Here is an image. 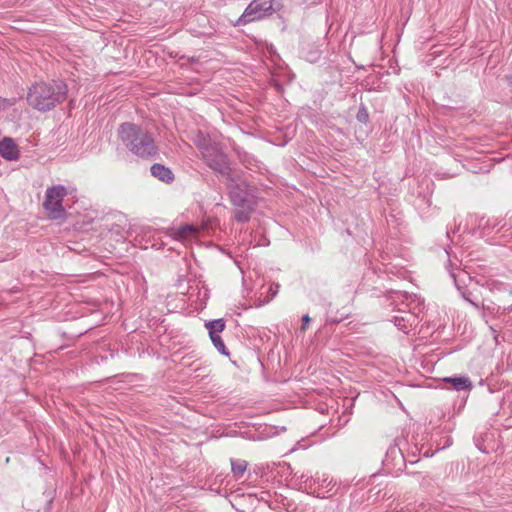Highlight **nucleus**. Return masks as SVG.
Returning a JSON list of instances; mask_svg holds the SVG:
<instances>
[{"label":"nucleus","mask_w":512,"mask_h":512,"mask_svg":"<svg viewBox=\"0 0 512 512\" xmlns=\"http://www.w3.org/2000/svg\"><path fill=\"white\" fill-rule=\"evenodd\" d=\"M118 138L133 155L144 160H154L159 155L153 134L144 126L124 122L118 127Z\"/></svg>","instance_id":"nucleus-1"},{"label":"nucleus","mask_w":512,"mask_h":512,"mask_svg":"<svg viewBox=\"0 0 512 512\" xmlns=\"http://www.w3.org/2000/svg\"><path fill=\"white\" fill-rule=\"evenodd\" d=\"M67 93L68 86L63 80L36 82L29 88L26 100L35 110L47 112L65 101Z\"/></svg>","instance_id":"nucleus-2"},{"label":"nucleus","mask_w":512,"mask_h":512,"mask_svg":"<svg viewBox=\"0 0 512 512\" xmlns=\"http://www.w3.org/2000/svg\"><path fill=\"white\" fill-rule=\"evenodd\" d=\"M281 8L282 4L279 0H267L263 2L253 0L248 4L234 25L245 26L251 22L262 20L272 15L274 12L279 11Z\"/></svg>","instance_id":"nucleus-3"},{"label":"nucleus","mask_w":512,"mask_h":512,"mask_svg":"<svg viewBox=\"0 0 512 512\" xmlns=\"http://www.w3.org/2000/svg\"><path fill=\"white\" fill-rule=\"evenodd\" d=\"M202 156L207 166L225 179L226 185L231 186V182L238 179V173L232 170L227 155L220 147H213Z\"/></svg>","instance_id":"nucleus-4"},{"label":"nucleus","mask_w":512,"mask_h":512,"mask_svg":"<svg viewBox=\"0 0 512 512\" xmlns=\"http://www.w3.org/2000/svg\"><path fill=\"white\" fill-rule=\"evenodd\" d=\"M67 194V189L63 185H54L47 188L43 207L49 219L58 220L66 217V210L62 202Z\"/></svg>","instance_id":"nucleus-5"},{"label":"nucleus","mask_w":512,"mask_h":512,"mask_svg":"<svg viewBox=\"0 0 512 512\" xmlns=\"http://www.w3.org/2000/svg\"><path fill=\"white\" fill-rule=\"evenodd\" d=\"M336 483L325 474L308 477L304 481V487L309 494L318 498H328L333 495Z\"/></svg>","instance_id":"nucleus-6"},{"label":"nucleus","mask_w":512,"mask_h":512,"mask_svg":"<svg viewBox=\"0 0 512 512\" xmlns=\"http://www.w3.org/2000/svg\"><path fill=\"white\" fill-rule=\"evenodd\" d=\"M231 183V186H226L229 189V197L232 205L235 208L254 206L253 201L248 197L246 193L247 185L244 181H242L239 173L238 179Z\"/></svg>","instance_id":"nucleus-7"},{"label":"nucleus","mask_w":512,"mask_h":512,"mask_svg":"<svg viewBox=\"0 0 512 512\" xmlns=\"http://www.w3.org/2000/svg\"><path fill=\"white\" fill-rule=\"evenodd\" d=\"M383 463L386 467L390 465H392V468L397 467V471H401L402 467L406 465L400 448L395 445L388 448Z\"/></svg>","instance_id":"nucleus-8"},{"label":"nucleus","mask_w":512,"mask_h":512,"mask_svg":"<svg viewBox=\"0 0 512 512\" xmlns=\"http://www.w3.org/2000/svg\"><path fill=\"white\" fill-rule=\"evenodd\" d=\"M197 232V227L191 224H184L180 227H171L167 229V235L179 241H183L192 236H195Z\"/></svg>","instance_id":"nucleus-9"},{"label":"nucleus","mask_w":512,"mask_h":512,"mask_svg":"<svg viewBox=\"0 0 512 512\" xmlns=\"http://www.w3.org/2000/svg\"><path fill=\"white\" fill-rule=\"evenodd\" d=\"M0 155L8 161H14L19 158L20 151L12 138L5 137L0 141Z\"/></svg>","instance_id":"nucleus-10"},{"label":"nucleus","mask_w":512,"mask_h":512,"mask_svg":"<svg viewBox=\"0 0 512 512\" xmlns=\"http://www.w3.org/2000/svg\"><path fill=\"white\" fill-rule=\"evenodd\" d=\"M151 174L156 179L165 182L167 184L174 181V174L170 168L160 163H155L150 168Z\"/></svg>","instance_id":"nucleus-11"},{"label":"nucleus","mask_w":512,"mask_h":512,"mask_svg":"<svg viewBox=\"0 0 512 512\" xmlns=\"http://www.w3.org/2000/svg\"><path fill=\"white\" fill-rule=\"evenodd\" d=\"M443 381L451 384L456 391H470L473 388V384L467 376L446 377Z\"/></svg>","instance_id":"nucleus-12"},{"label":"nucleus","mask_w":512,"mask_h":512,"mask_svg":"<svg viewBox=\"0 0 512 512\" xmlns=\"http://www.w3.org/2000/svg\"><path fill=\"white\" fill-rule=\"evenodd\" d=\"M194 144L201 151L203 155L204 152H209L213 147H221V145L215 141H213L208 135L198 132L194 139Z\"/></svg>","instance_id":"nucleus-13"},{"label":"nucleus","mask_w":512,"mask_h":512,"mask_svg":"<svg viewBox=\"0 0 512 512\" xmlns=\"http://www.w3.org/2000/svg\"><path fill=\"white\" fill-rule=\"evenodd\" d=\"M205 327L208 329L209 337L220 335L224 331L226 324L224 319L218 318L205 322Z\"/></svg>","instance_id":"nucleus-14"},{"label":"nucleus","mask_w":512,"mask_h":512,"mask_svg":"<svg viewBox=\"0 0 512 512\" xmlns=\"http://www.w3.org/2000/svg\"><path fill=\"white\" fill-rule=\"evenodd\" d=\"M398 512H434V508L426 502H415L401 507Z\"/></svg>","instance_id":"nucleus-15"},{"label":"nucleus","mask_w":512,"mask_h":512,"mask_svg":"<svg viewBox=\"0 0 512 512\" xmlns=\"http://www.w3.org/2000/svg\"><path fill=\"white\" fill-rule=\"evenodd\" d=\"M254 210V206L236 208L234 212V219L240 223H246L251 218V213Z\"/></svg>","instance_id":"nucleus-16"},{"label":"nucleus","mask_w":512,"mask_h":512,"mask_svg":"<svg viewBox=\"0 0 512 512\" xmlns=\"http://www.w3.org/2000/svg\"><path fill=\"white\" fill-rule=\"evenodd\" d=\"M248 466L247 461L241 459H231V468L234 476L238 479L241 478Z\"/></svg>","instance_id":"nucleus-17"},{"label":"nucleus","mask_w":512,"mask_h":512,"mask_svg":"<svg viewBox=\"0 0 512 512\" xmlns=\"http://www.w3.org/2000/svg\"><path fill=\"white\" fill-rule=\"evenodd\" d=\"M210 339H211L214 347L217 349V351L219 353H221L222 355H225V356L230 355V353H229L228 349L226 348L220 335L210 336Z\"/></svg>","instance_id":"nucleus-18"},{"label":"nucleus","mask_w":512,"mask_h":512,"mask_svg":"<svg viewBox=\"0 0 512 512\" xmlns=\"http://www.w3.org/2000/svg\"><path fill=\"white\" fill-rule=\"evenodd\" d=\"M407 322H408V320L405 319L404 317H395V319H394V323L398 327V329L405 333L408 332Z\"/></svg>","instance_id":"nucleus-19"},{"label":"nucleus","mask_w":512,"mask_h":512,"mask_svg":"<svg viewBox=\"0 0 512 512\" xmlns=\"http://www.w3.org/2000/svg\"><path fill=\"white\" fill-rule=\"evenodd\" d=\"M356 118L359 122L367 123V121L369 119V115H368L367 109L364 106L360 107Z\"/></svg>","instance_id":"nucleus-20"},{"label":"nucleus","mask_w":512,"mask_h":512,"mask_svg":"<svg viewBox=\"0 0 512 512\" xmlns=\"http://www.w3.org/2000/svg\"><path fill=\"white\" fill-rule=\"evenodd\" d=\"M462 296L463 298L468 301L469 303H471L472 305H474L475 307H479V303L472 298V293L468 290H465V291H462Z\"/></svg>","instance_id":"nucleus-21"},{"label":"nucleus","mask_w":512,"mask_h":512,"mask_svg":"<svg viewBox=\"0 0 512 512\" xmlns=\"http://www.w3.org/2000/svg\"><path fill=\"white\" fill-rule=\"evenodd\" d=\"M310 321H311V318L309 317L308 314L303 315V317H302V326H301V330L302 331L307 329V325H308V323Z\"/></svg>","instance_id":"nucleus-22"},{"label":"nucleus","mask_w":512,"mask_h":512,"mask_svg":"<svg viewBox=\"0 0 512 512\" xmlns=\"http://www.w3.org/2000/svg\"><path fill=\"white\" fill-rule=\"evenodd\" d=\"M506 79L510 86V92L512 93V75L506 76Z\"/></svg>","instance_id":"nucleus-23"},{"label":"nucleus","mask_w":512,"mask_h":512,"mask_svg":"<svg viewBox=\"0 0 512 512\" xmlns=\"http://www.w3.org/2000/svg\"><path fill=\"white\" fill-rule=\"evenodd\" d=\"M277 288H278V285L276 286V290H275V289H272L273 295H276Z\"/></svg>","instance_id":"nucleus-24"},{"label":"nucleus","mask_w":512,"mask_h":512,"mask_svg":"<svg viewBox=\"0 0 512 512\" xmlns=\"http://www.w3.org/2000/svg\"><path fill=\"white\" fill-rule=\"evenodd\" d=\"M277 288H278V285L276 286V290H275V289H272L273 295H276Z\"/></svg>","instance_id":"nucleus-25"},{"label":"nucleus","mask_w":512,"mask_h":512,"mask_svg":"<svg viewBox=\"0 0 512 512\" xmlns=\"http://www.w3.org/2000/svg\"><path fill=\"white\" fill-rule=\"evenodd\" d=\"M330 321H331L332 323H338V322H339V320H337V319H331Z\"/></svg>","instance_id":"nucleus-26"}]
</instances>
